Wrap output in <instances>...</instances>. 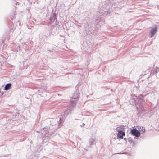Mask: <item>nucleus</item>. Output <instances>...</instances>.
Wrapping results in <instances>:
<instances>
[{
    "mask_svg": "<svg viewBox=\"0 0 159 159\" xmlns=\"http://www.w3.org/2000/svg\"><path fill=\"white\" fill-rule=\"evenodd\" d=\"M50 21L52 22L56 21L57 19L56 17V15L55 14H53V16L50 17Z\"/></svg>",
    "mask_w": 159,
    "mask_h": 159,
    "instance_id": "obj_10",
    "label": "nucleus"
},
{
    "mask_svg": "<svg viewBox=\"0 0 159 159\" xmlns=\"http://www.w3.org/2000/svg\"><path fill=\"white\" fill-rule=\"evenodd\" d=\"M157 7L158 9H159V5H157Z\"/></svg>",
    "mask_w": 159,
    "mask_h": 159,
    "instance_id": "obj_19",
    "label": "nucleus"
},
{
    "mask_svg": "<svg viewBox=\"0 0 159 159\" xmlns=\"http://www.w3.org/2000/svg\"><path fill=\"white\" fill-rule=\"evenodd\" d=\"M95 141V139L93 138L91 139L89 141V144L90 146L92 145L93 143Z\"/></svg>",
    "mask_w": 159,
    "mask_h": 159,
    "instance_id": "obj_13",
    "label": "nucleus"
},
{
    "mask_svg": "<svg viewBox=\"0 0 159 159\" xmlns=\"http://www.w3.org/2000/svg\"><path fill=\"white\" fill-rule=\"evenodd\" d=\"M79 93L78 92H76L73 96V97L70 100V103L73 107L75 106L77 101L78 100Z\"/></svg>",
    "mask_w": 159,
    "mask_h": 159,
    "instance_id": "obj_3",
    "label": "nucleus"
},
{
    "mask_svg": "<svg viewBox=\"0 0 159 159\" xmlns=\"http://www.w3.org/2000/svg\"><path fill=\"white\" fill-rule=\"evenodd\" d=\"M49 34L48 35V34H47V36H49Z\"/></svg>",
    "mask_w": 159,
    "mask_h": 159,
    "instance_id": "obj_22",
    "label": "nucleus"
},
{
    "mask_svg": "<svg viewBox=\"0 0 159 159\" xmlns=\"http://www.w3.org/2000/svg\"><path fill=\"white\" fill-rule=\"evenodd\" d=\"M97 21H100V20L99 19H97Z\"/></svg>",
    "mask_w": 159,
    "mask_h": 159,
    "instance_id": "obj_17",
    "label": "nucleus"
},
{
    "mask_svg": "<svg viewBox=\"0 0 159 159\" xmlns=\"http://www.w3.org/2000/svg\"><path fill=\"white\" fill-rule=\"evenodd\" d=\"M128 142L131 144V143L133 141H132V139H131L130 138H128Z\"/></svg>",
    "mask_w": 159,
    "mask_h": 159,
    "instance_id": "obj_15",
    "label": "nucleus"
},
{
    "mask_svg": "<svg viewBox=\"0 0 159 159\" xmlns=\"http://www.w3.org/2000/svg\"><path fill=\"white\" fill-rule=\"evenodd\" d=\"M41 132L42 137H45L48 139L50 136L49 131L47 128L45 127L44 128H43V129L41 130Z\"/></svg>",
    "mask_w": 159,
    "mask_h": 159,
    "instance_id": "obj_5",
    "label": "nucleus"
},
{
    "mask_svg": "<svg viewBox=\"0 0 159 159\" xmlns=\"http://www.w3.org/2000/svg\"><path fill=\"white\" fill-rule=\"evenodd\" d=\"M82 125L83 126H84L85 125V124L83 123Z\"/></svg>",
    "mask_w": 159,
    "mask_h": 159,
    "instance_id": "obj_20",
    "label": "nucleus"
},
{
    "mask_svg": "<svg viewBox=\"0 0 159 159\" xmlns=\"http://www.w3.org/2000/svg\"><path fill=\"white\" fill-rule=\"evenodd\" d=\"M72 109L70 106H69L67 107V108H66L65 111L63 112V114L64 118L66 117L68 115L71 113Z\"/></svg>",
    "mask_w": 159,
    "mask_h": 159,
    "instance_id": "obj_6",
    "label": "nucleus"
},
{
    "mask_svg": "<svg viewBox=\"0 0 159 159\" xmlns=\"http://www.w3.org/2000/svg\"><path fill=\"white\" fill-rule=\"evenodd\" d=\"M124 139L125 140V141H126L127 140V139H126V138H125Z\"/></svg>",
    "mask_w": 159,
    "mask_h": 159,
    "instance_id": "obj_18",
    "label": "nucleus"
},
{
    "mask_svg": "<svg viewBox=\"0 0 159 159\" xmlns=\"http://www.w3.org/2000/svg\"><path fill=\"white\" fill-rule=\"evenodd\" d=\"M143 97L142 95H140L139 97H137V96L134 95L132 98L137 109L139 111L144 110L143 104L142 103L143 99Z\"/></svg>",
    "mask_w": 159,
    "mask_h": 159,
    "instance_id": "obj_1",
    "label": "nucleus"
},
{
    "mask_svg": "<svg viewBox=\"0 0 159 159\" xmlns=\"http://www.w3.org/2000/svg\"><path fill=\"white\" fill-rule=\"evenodd\" d=\"M11 86V84L10 83L7 84L5 86L4 90H8L10 88Z\"/></svg>",
    "mask_w": 159,
    "mask_h": 159,
    "instance_id": "obj_11",
    "label": "nucleus"
},
{
    "mask_svg": "<svg viewBox=\"0 0 159 159\" xmlns=\"http://www.w3.org/2000/svg\"><path fill=\"white\" fill-rule=\"evenodd\" d=\"M124 128V126H121L120 127H117L116 128L117 131L118 132V133L117 134V137H118L120 139H122L123 138V136L125 135V132H123L120 129H122Z\"/></svg>",
    "mask_w": 159,
    "mask_h": 159,
    "instance_id": "obj_4",
    "label": "nucleus"
},
{
    "mask_svg": "<svg viewBox=\"0 0 159 159\" xmlns=\"http://www.w3.org/2000/svg\"><path fill=\"white\" fill-rule=\"evenodd\" d=\"M131 132L133 135L134 136L136 137H139L140 135V132L135 129H132Z\"/></svg>",
    "mask_w": 159,
    "mask_h": 159,
    "instance_id": "obj_7",
    "label": "nucleus"
},
{
    "mask_svg": "<svg viewBox=\"0 0 159 159\" xmlns=\"http://www.w3.org/2000/svg\"><path fill=\"white\" fill-rule=\"evenodd\" d=\"M158 72H159V68L156 66L155 68L151 70V74H157Z\"/></svg>",
    "mask_w": 159,
    "mask_h": 159,
    "instance_id": "obj_9",
    "label": "nucleus"
},
{
    "mask_svg": "<svg viewBox=\"0 0 159 159\" xmlns=\"http://www.w3.org/2000/svg\"><path fill=\"white\" fill-rule=\"evenodd\" d=\"M15 13L16 12H15L14 13L13 15L12 16H11L10 18L12 20L14 19L16 17V14Z\"/></svg>",
    "mask_w": 159,
    "mask_h": 159,
    "instance_id": "obj_14",
    "label": "nucleus"
},
{
    "mask_svg": "<svg viewBox=\"0 0 159 159\" xmlns=\"http://www.w3.org/2000/svg\"><path fill=\"white\" fill-rule=\"evenodd\" d=\"M49 51L50 52H52V51L51 50H49Z\"/></svg>",
    "mask_w": 159,
    "mask_h": 159,
    "instance_id": "obj_21",
    "label": "nucleus"
},
{
    "mask_svg": "<svg viewBox=\"0 0 159 159\" xmlns=\"http://www.w3.org/2000/svg\"><path fill=\"white\" fill-rule=\"evenodd\" d=\"M139 131L142 132V133H143L145 132V127L143 126H139V128H138Z\"/></svg>",
    "mask_w": 159,
    "mask_h": 159,
    "instance_id": "obj_12",
    "label": "nucleus"
},
{
    "mask_svg": "<svg viewBox=\"0 0 159 159\" xmlns=\"http://www.w3.org/2000/svg\"><path fill=\"white\" fill-rule=\"evenodd\" d=\"M63 121V119L61 117L56 118L52 119L50 120L51 123L50 129H52L54 130H56L61 126V124Z\"/></svg>",
    "mask_w": 159,
    "mask_h": 159,
    "instance_id": "obj_2",
    "label": "nucleus"
},
{
    "mask_svg": "<svg viewBox=\"0 0 159 159\" xmlns=\"http://www.w3.org/2000/svg\"><path fill=\"white\" fill-rule=\"evenodd\" d=\"M157 31V26H156L155 27L152 28L150 30V37H152L156 33Z\"/></svg>",
    "mask_w": 159,
    "mask_h": 159,
    "instance_id": "obj_8",
    "label": "nucleus"
},
{
    "mask_svg": "<svg viewBox=\"0 0 159 159\" xmlns=\"http://www.w3.org/2000/svg\"><path fill=\"white\" fill-rule=\"evenodd\" d=\"M15 4L16 5H19V2H16Z\"/></svg>",
    "mask_w": 159,
    "mask_h": 159,
    "instance_id": "obj_16",
    "label": "nucleus"
}]
</instances>
